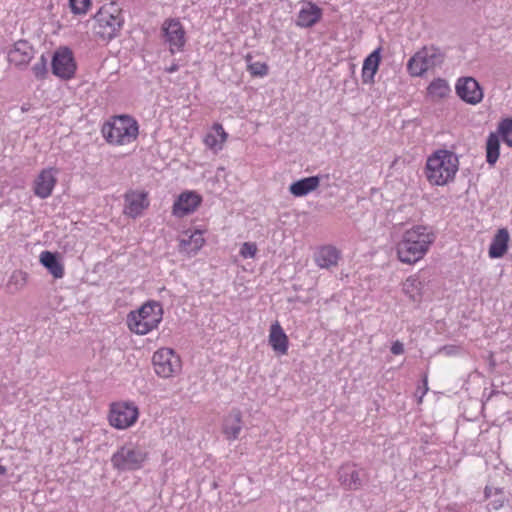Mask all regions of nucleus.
Returning <instances> with one entry per match:
<instances>
[{
  "label": "nucleus",
  "mask_w": 512,
  "mask_h": 512,
  "mask_svg": "<svg viewBox=\"0 0 512 512\" xmlns=\"http://www.w3.org/2000/svg\"><path fill=\"white\" fill-rule=\"evenodd\" d=\"M435 241V234L427 226L416 225L406 230L396 245L399 261L414 264L422 259Z\"/></svg>",
  "instance_id": "obj_1"
},
{
  "label": "nucleus",
  "mask_w": 512,
  "mask_h": 512,
  "mask_svg": "<svg viewBox=\"0 0 512 512\" xmlns=\"http://www.w3.org/2000/svg\"><path fill=\"white\" fill-rule=\"evenodd\" d=\"M458 169V156L452 151L439 149L427 158L425 175L430 184L444 186L454 180Z\"/></svg>",
  "instance_id": "obj_2"
},
{
  "label": "nucleus",
  "mask_w": 512,
  "mask_h": 512,
  "mask_svg": "<svg viewBox=\"0 0 512 512\" xmlns=\"http://www.w3.org/2000/svg\"><path fill=\"white\" fill-rule=\"evenodd\" d=\"M102 135L111 145H125L137 139L139 126L129 115L114 116L102 126Z\"/></svg>",
  "instance_id": "obj_3"
},
{
  "label": "nucleus",
  "mask_w": 512,
  "mask_h": 512,
  "mask_svg": "<svg viewBox=\"0 0 512 512\" xmlns=\"http://www.w3.org/2000/svg\"><path fill=\"white\" fill-rule=\"evenodd\" d=\"M163 309L156 301L143 304L138 310L127 315L128 328L138 334L145 335L157 328L162 320Z\"/></svg>",
  "instance_id": "obj_4"
},
{
  "label": "nucleus",
  "mask_w": 512,
  "mask_h": 512,
  "mask_svg": "<svg viewBox=\"0 0 512 512\" xmlns=\"http://www.w3.org/2000/svg\"><path fill=\"white\" fill-rule=\"evenodd\" d=\"M94 32L102 40H111L116 37L123 25L121 11L113 3L102 6L94 16Z\"/></svg>",
  "instance_id": "obj_5"
},
{
  "label": "nucleus",
  "mask_w": 512,
  "mask_h": 512,
  "mask_svg": "<svg viewBox=\"0 0 512 512\" xmlns=\"http://www.w3.org/2000/svg\"><path fill=\"white\" fill-rule=\"evenodd\" d=\"M147 459L144 449L133 444L120 447L111 457L114 469L118 471H134L140 469Z\"/></svg>",
  "instance_id": "obj_6"
},
{
  "label": "nucleus",
  "mask_w": 512,
  "mask_h": 512,
  "mask_svg": "<svg viewBox=\"0 0 512 512\" xmlns=\"http://www.w3.org/2000/svg\"><path fill=\"white\" fill-rule=\"evenodd\" d=\"M155 373L162 378H169L181 370L179 355L171 348H160L152 357Z\"/></svg>",
  "instance_id": "obj_7"
},
{
  "label": "nucleus",
  "mask_w": 512,
  "mask_h": 512,
  "mask_svg": "<svg viewBox=\"0 0 512 512\" xmlns=\"http://www.w3.org/2000/svg\"><path fill=\"white\" fill-rule=\"evenodd\" d=\"M164 42L171 54L183 52L186 45V31L178 18L166 19L161 27Z\"/></svg>",
  "instance_id": "obj_8"
},
{
  "label": "nucleus",
  "mask_w": 512,
  "mask_h": 512,
  "mask_svg": "<svg viewBox=\"0 0 512 512\" xmlns=\"http://www.w3.org/2000/svg\"><path fill=\"white\" fill-rule=\"evenodd\" d=\"M51 69L55 76L63 80L73 78L76 73L77 65L72 50L68 47L58 48L53 53Z\"/></svg>",
  "instance_id": "obj_9"
},
{
  "label": "nucleus",
  "mask_w": 512,
  "mask_h": 512,
  "mask_svg": "<svg viewBox=\"0 0 512 512\" xmlns=\"http://www.w3.org/2000/svg\"><path fill=\"white\" fill-rule=\"evenodd\" d=\"M138 408L133 404L114 403L109 413V423L116 429H126L138 419Z\"/></svg>",
  "instance_id": "obj_10"
},
{
  "label": "nucleus",
  "mask_w": 512,
  "mask_h": 512,
  "mask_svg": "<svg viewBox=\"0 0 512 512\" xmlns=\"http://www.w3.org/2000/svg\"><path fill=\"white\" fill-rule=\"evenodd\" d=\"M458 97L471 105L480 103L483 99V90L479 82L473 77H461L456 83Z\"/></svg>",
  "instance_id": "obj_11"
},
{
  "label": "nucleus",
  "mask_w": 512,
  "mask_h": 512,
  "mask_svg": "<svg viewBox=\"0 0 512 512\" xmlns=\"http://www.w3.org/2000/svg\"><path fill=\"white\" fill-rule=\"evenodd\" d=\"M362 470L357 469L353 463L341 465L337 471L340 485L347 491L359 490L363 485Z\"/></svg>",
  "instance_id": "obj_12"
},
{
  "label": "nucleus",
  "mask_w": 512,
  "mask_h": 512,
  "mask_svg": "<svg viewBox=\"0 0 512 512\" xmlns=\"http://www.w3.org/2000/svg\"><path fill=\"white\" fill-rule=\"evenodd\" d=\"M201 196L194 191H185L175 200L172 213L178 218H182L193 213L201 204Z\"/></svg>",
  "instance_id": "obj_13"
},
{
  "label": "nucleus",
  "mask_w": 512,
  "mask_h": 512,
  "mask_svg": "<svg viewBox=\"0 0 512 512\" xmlns=\"http://www.w3.org/2000/svg\"><path fill=\"white\" fill-rule=\"evenodd\" d=\"M8 61L18 67H26L34 57V49L27 40H19L8 51Z\"/></svg>",
  "instance_id": "obj_14"
},
{
  "label": "nucleus",
  "mask_w": 512,
  "mask_h": 512,
  "mask_svg": "<svg viewBox=\"0 0 512 512\" xmlns=\"http://www.w3.org/2000/svg\"><path fill=\"white\" fill-rule=\"evenodd\" d=\"M124 214L136 218L149 206L146 192L129 191L124 196Z\"/></svg>",
  "instance_id": "obj_15"
},
{
  "label": "nucleus",
  "mask_w": 512,
  "mask_h": 512,
  "mask_svg": "<svg viewBox=\"0 0 512 512\" xmlns=\"http://www.w3.org/2000/svg\"><path fill=\"white\" fill-rule=\"evenodd\" d=\"M57 183L53 168L43 169L34 181V194L41 198H48Z\"/></svg>",
  "instance_id": "obj_16"
},
{
  "label": "nucleus",
  "mask_w": 512,
  "mask_h": 512,
  "mask_svg": "<svg viewBox=\"0 0 512 512\" xmlns=\"http://www.w3.org/2000/svg\"><path fill=\"white\" fill-rule=\"evenodd\" d=\"M242 430V413L234 408L223 421V434L229 441L236 440Z\"/></svg>",
  "instance_id": "obj_17"
},
{
  "label": "nucleus",
  "mask_w": 512,
  "mask_h": 512,
  "mask_svg": "<svg viewBox=\"0 0 512 512\" xmlns=\"http://www.w3.org/2000/svg\"><path fill=\"white\" fill-rule=\"evenodd\" d=\"M322 17V9L314 3H307L298 13L296 24L299 27L314 26Z\"/></svg>",
  "instance_id": "obj_18"
},
{
  "label": "nucleus",
  "mask_w": 512,
  "mask_h": 512,
  "mask_svg": "<svg viewBox=\"0 0 512 512\" xmlns=\"http://www.w3.org/2000/svg\"><path fill=\"white\" fill-rule=\"evenodd\" d=\"M381 51L382 48L378 47L364 59L362 67L363 83L371 84L374 82V76L377 73L381 62Z\"/></svg>",
  "instance_id": "obj_19"
},
{
  "label": "nucleus",
  "mask_w": 512,
  "mask_h": 512,
  "mask_svg": "<svg viewBox=\"0 0 512 512\" xmlns=\"http://www.w3.org/2000/svg\"><path fill=\"white\" fill-rule=\"evenodd\" d=\"M509 239L510 236L508 230L506 228L499 229L494 235L489 246V257L492 259L503 257L508 250Z\"/></svg>",
  "instance_id": "obj_20"
},
{
  "label": "nucleus",
  "mask_w": 512,
  "mask_h": 512,
  "mask_svg": "<svg viewBox=\"0 0 512 512\" xmlns=\"http://www.w3.org/2000/svg\"><path fill=\"white\" fill-rule=\"evenodd\" d=\"M340 251L331 245L321 247L315 253V262L320 268L329 269L338 264Z\"/></svg>",
  "instance_id": "obj_21"
},
{
  "label": "nucleus",
  "mask_w": 512,
  "mask_h": 512,
  "mask_svg": "<svg viewBox=\"0 0 512 512\" xmlns=\"http://www.w3.org/2000/svg\"><path fill=\"white\" fill-rule=\"evenodd\" d=\"M269 344L275 352L281 355L288 351V337L278 322L270 327Z\"/></svg>",
  "instance_id": "obj_22"
},
{
  "label": "nucleus",
  "mask_w": 512,
  "mask_h": 512,
  "mask_svg": "<svg viewBox=\"0 0 512 512\" xmlns=\"http://www.w3.org/2000/svg\"><path fill=\"white\" fill-rule=\"evenodd\" d=\"M320 185L319 176H309L293 182L289 186V192L295 197H303L315 191Z\"/></svg>",
  "instance_id": "obj_23"
},
{
  "label": "nucleus",
  "mask_w": 512,
  "mask_h": 512,
  "mask_svg": "<svg viewBox=\"0 0 512 512\" xmlns=\"http://www.w3.org/2000/svg\"><path fill=\"white\" fill-rule=\"evenodd\" d=\"M40 263L48 270V272L56 279L64 276V266L59 260L57 253L51 251H43L40 254Z\"/></svg>",
  "instance_id": "obj_24"
},
{
  "label": "nucleus",
  "mask_w": 512,
  "mask_h": 512,
  "mask_svg": "<svg viewBox=\"0 0 512 512\" xmlns=\"http://www.w3.org/2000/svg\"><path fill=\"white\" fill-rule=\"evenodd\" d=\"M422 59V63L427 69H432L436 66H440L445 58L444 53L438 47L430 46L423 47L417 52Z\"/></svg>",
  "instance_id": "obj_25"
},
{
  "label": "nucleus",
  "mask_w": 512,
  "mask_h": 512,
  "mask_svg": "<svg viewBox=\"0 0 512 512\" xmlns=\"http://www.w3.org/2000/svg\"><path fill=\"white\" fill-rule=\"evenodd\" d=\"M213 132L208 133L204 138L207 147L214 151L222 149L223 143L227 139V133L221 124L215 123L212 127Z\"/></svg>",
  "instance_id": "obj_26"
},
{
  "label": "nucleus",
  "mask_w": 512,
  "mask_h": 512,
  "mask_svg": "<svg viewBox=\"0 0 512 512\" xmlns=\"http://www.w3.org/2000/svg\"><path fill=\"white\" fill-rule=\"evenodd\" d=\"M484 498L490 499L493 498L487 505L488 510H499L501 509L505 502L507 501V498L504 494L503 488L499 487H492L489 485H486L484 488Z\"/></svg>",
  "instance_id": "obj_27"
},
{
  "label": "nucleus",
  "mask_w": 512,
  "mask_h": 512,
  "mask_svg": "<svg viewBox=\"0 0 512 512\" xmlns=\"http://www.w3.org/2000/svg\"><path fill=\"white\" fill-rule=\"evenodd\" d=\"M500 136L496 132H491L486 140V162L494 166L500 155Z\"/></svg>",
  "instance_id": "obj_28"
},
{
  "label": "nucleus",
  "mask_w": 512,
  "mask_h": 512,
  "mask_svg": "<svg viewBox=\"0 0 512 512\" xmlns=\"http://www.w3.org/2000/svg\"><path fill=\"white\" fill-rule=\"evenodd\" d=\"M204 239L200 231H195L188 238L180 239V249L187 251L188 253L196 254L198 250L203 246Z\"/></svg>",
  "instance_id": "obj_29"
},
{
  "label": "nucleus",
  "mask_w": 512,
  "mask_h": 512,
  "mask_svg": "<svg viewBox=\"0 0 512 512\" xmlns=\"http://www.w3.org/2000/svg\"><path fill=\"white\" fill-rule=\"evenodd\" d=\"M421 285V281L417 278L409 277L403 285V291L413 302H419L421 300Z\"/></svg>",
  "instance_id": "obj_30"
},
{
  "label": "nucleus",
  "mask_w": 512,
  "mask_h": 512,
  "mask_svg": "<svg viewBox=\"0 0 512 512\" xmlns=\"http://www.w3.org/2000/svg\"><path fill=\"white\" fill-rule=\"evenodd\" d=\"M427 91L430 96L442 99L449 94L450 87L446 80L438 78L429 84Z\"/></svg>",
  "instance_id": "obj_31"
},
{
  "label": "nucleus",
  "mask_w": 512,
  "mask_h": 512,
  "mask_svg": "<svg viewBox=\"0 0 512 512\" xmlns=\"http://www.w3.org/2000/svg\"><path fill=\"white\" fill-rule=\"evenodd\" d=\"M507 146L512 148V118H505L498 124L496 132Z\"/></svg>",
  "instance_id": "obj_32"
},
{
  "label": "nucleus",
  "mask_w": 512,
  "mask_h": 512,
  "mask_svg": "<svg viewBox=\"0 0 512 512\" xmlns=\"http://www.w3.org/2000/svg\"><path fill=\"white\" fill-rule=\"evenodd\" d=\"M407 70L412 76H422L428 71L417 52L408 60Z\"/></svg>",
  "instance_id": "obj_33"
},
{
  "label": "nucleus",
  "mask_w": 512,
  "mask_h": 512,
  "mask_svg": "<svg viewBox=\"0 0 512 512\" xmlns=\"http://www.w3.org/2000/svg\"><path fill=\"white\" fill-rule=\"evenodd\" d=\"M47 62L45 54H42L39 61L33 65L32 71L36 79L43 80L46 78L48 73Z\"/></svg>",
  "instance_id": "obj_34"
},
{
  "label": "nucleus",
  "mask_w": 512,
  "mask_h": 512,
  "mask_svg": "<svg viewBox=\"0 0 512 512\" xmlns=\"http://www.w3.org/2000/svg\"><path fill=\"white\" fill-rule=\"evenodd\" d=\"M247 70L252 76L264 77L268 74V65L264 62L249 63Z\"/></svg>",
  "instance_id": "obj_35"
},
{
  "label": "nucleus",
  "mask_w": 512,
  "mask_h": 512,
  "mask_svg": "<svg viewBox=\"0 0 512 512\" xmlns=\"http://www.w3.org/2000/svg\"><path fill=\"white\" fill-rule=\"evenodd\" d=\"M91 0H69L72 13L85 14L90 6Z\"/></svg>",
  "instance_id": "obj_36"
},
{
  "label": "nucleus",
  "mask_w": 512,
  "mask_h": 512,
  "mask_svg": "<svg viewBox=\"0 0 512 512\" xmlns=\"http://www.w3.org/2000/svg\"><path fill=\"white\" fill-rule=\"evenodd\" d=\"M257 252V245L253 242H244L240 248V255L243 258H253Z\"/></svg>",
  "instance_id": "obj_37"
},
{
  "label": "nucleus",
  "mask_w": 512,
  "mask_h": 512,
  "mask_svg": "<svg viewBox=\"0 0 512 512\" xmlns=\"http://www.w3.org/2000/svg\"><path fill=\"white\" fill-rule=\"evenodd\" d=\"M459 351V348L455 345H446L441 347L440 352L444 353L447 356H452L457 354Z\"/></svg>",
  "instance_id": "obj_38"
},
{
  "label": "nucleus",
  "mask_w": 512,
  "mask_h": 512,
  "mask_svg": "<svg viewBox=\"0 0 512 512\" xmlns=\"http://www.w3.org/2000/svg\"><path fill=\"white\" fill-rule=\"evenodd\" d=\"M391 353L394 355H400L404 352V345L400 341H395L390 349Z\"/></svg>",
  "instance_id": "obj_39"
},
{
  "label": "nucleus",
  "mask_w": 512,
  "mask_h": 512,
  "mask_svg": "<svg viewBox=\"0 0 512 512\" xmlns=\"http://www.w3.org/2000/svg\"><path fill=\"white\" fill-rule=\"evenodd\" d=\"M178 69H179V65L176 63H173L171 66L166 67L165 71L167 73H174V72L178 71Z\"/></svg>",
  "instance_id": "obj_40"
},
{
  "label": "nucleus",
  "mask_w": 512,
  "mask_h": 512,
  "mask_svg": "<svg viewBox=\"0 0 512 512\" xmlns=\"http://www.w3.org/2000/svg\"><path fill=\"white\" fill-rule=\"evenodd\" d=\"M245 61L247 63V66L249 65V63H253L252 62V55L250 53H248L246 56H245Z\"/></svg>",
  "instance_id": "obj_41"
},
{
  "label": "nucleus",
  "mask_w": 512,
  "mask_h": 512,
  "mask_svg": "<svg viewBox=\"0 0 512 512\" xmlns=\"http://www.w3.org/2000/svg\"><path fill=\"white\" fill-rule=\"evenodd\" d=\"M7 472V468L3 465H0V475H5Z\"/></svg>",
  "instance_id": "obj_42"
},
{
  "label": "nucleus",
  "mask_w": 512,
  "mask_h": 512,
  "mask_svg": "<svg viewBox=\"0 0 512 512\" xmlns=\"http://www.w3.org/2000/svg\"><path fill=\"white\" fill-rule=\"evenodd\" d=\"M443 512H456L452 506H447Z\"/></svg>",
  "instance_id": "obj_43"
},
{
  "label": "nucleus",
  "mask_w": 512,
  "mask_h": 512,
  "mask_svg": "<svg viewBox=\"0 0 512 512\" xmlns=\"http://www.w3.org/2000/svg\"><path fill=\"white\" fill-rule=\"evenodd\" d=\"M427 391H428V387H427V378L425 377V378H424V391H423V394H425Z\"/></svg>",
  "instance_id": "obj_44"
}]
</instances>
